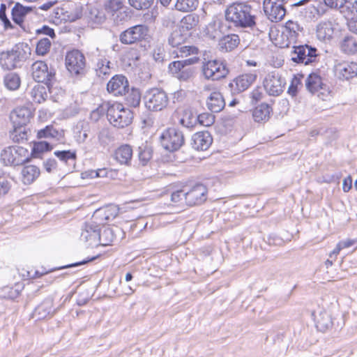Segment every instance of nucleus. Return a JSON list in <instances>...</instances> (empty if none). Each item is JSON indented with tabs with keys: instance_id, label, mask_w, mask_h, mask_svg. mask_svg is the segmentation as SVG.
I'll use <instances>...</instances> for the list:
<instances>
[{
	"instance_id": "obj_4",
	"label": "nucleus",
	"mask_w": 357,
	"mask_h": 357,
	"mask_svg": "<svg viewBox=\"0 0 357 357\" xmlns=\"http://www.w3.org/2000/svg\"><path fill=\"white\" fill-rule=\"evenodd\" d=\"M197 56H192L181 61L171 62L168 66L169 73L180 81H188L192 77L194 70L190 66L198 63Z\"/></svg>"
},
{
	"instance_id": "obj_44",
	"label": "nucleus",
	"mask_w": 357,
	"mask_h": 357,
	"mask_svg": "<svg viewBox=\"0 0 357 357\" xmlns=\"http://www.w3.org/2000/svg\"><path fill=\"white\" fill-rule=\"evenodd\" d=\"M340 12L347 17L357 13V0H346Z\"/></svg>"
},
{
	"instance_id": "obj_18",
	"label": "nucleus",
	"mask_w": 357,
	"mask_h": 357,
	"mask_svg": "<svg viewBox=\"0 0 357 357\" xmlns=\"http://www.w3.org/2000/svg\"><path fill=\"white\" fill-rule=\"evenodd\" d=\"M107 91L114 96H122L128 90V82L126 77L116 75L107 83Z\"/></svg>"
},
{
	"instance_id": "obj_9",
	"label": "nucleus",
	"mask_w": 357,
	"mask_h": 357,
	"mask_svg": "<svg viewBox=\"0 0 357 357\" xmlns=\"http://www.w3.org/2000/svg\"><path fill=\"white\" fill-rule=\"evenodd\" d=\"M284 1V0H264V13L271 22H279L285 16Z\"/></svg>"
},
{
	"instance_id": "obj_6",
	"label": "nucleus",
	"mask_w": 357,
	"mask_h": 357,
	"mask_svg": "<svg viewBox=\"0 0 357 357\" xmlns=\"http://www.w3.org/2000/svg\"><path fill=\"white\" fill-rule=\"evenodd\" d=\"M160 142L165 149L169 151H174L179 149L184 144V137L179 130L175 128H169L161 133Z\"/></svg>"
},
{
	"instance_id": "obj_14",
	"label": "nucleus",
	"mask_w": 357,
	"mask_h": 357,
	"mask_svg": "<svg viewBox=\"0 0 357 357\" xmlns=\"http://www.w3.org/2000/svg\"><path fill=\"white\" fill-rule=\"evenodd\" d=\"M284 86V79L275 73L268 74L264 81V89L270 96H279L283 91Z\"/></svg>"
},
{
	"instance_id": "obj_8",
	"label": "nucleus",
	"mask_w": 357,
	"mask_h": 357,
	"mask_svg": "<svg viewBox=\"0 0 357 357\" xmlns=\"http://www.w3.org/2000/svg\"><path fill=\"white\" fill-rule=\"evenodd\" d=\"M202 70L204 77L212 80L223 78L228 73L225 65L216 59L203 61Z\"/></svg>"
},
{
	"instance_id": "obj_60",
	"label": "nucleus",
	"mask_w": 357,
	"mask_h": 357,
	"mask_svg": "<svg viewBox=\"0 0 357 357\" xmlns=\"http://www.w3.org/2000/svg\"><path fill=\"white\" fill-rule=\"evenodd\" d=\"M10 184L7 181H0V197L5 195L10 190Z\"/></svg>"
},
{
	"instance_id": "obj_10",
	"label": "nucleus",
	"mask_w": 357,
	"mask_h": 357,
	"mask_svg": "<svg viewBox=\"0 0 357 357\" xmlns=\"http://www.w3.org/2000/svg\"><path fill=\"white\" fill-rule=\"evenodd\" d=\"M65 65L71 75H77L84 70L86 65L85 57L79 50L70 51L66 55Z\"/></svg>"
},
{
	"instance_id": "obj_25",
	"label": "nucleus",
	"mask_w": 357,
	"mask_h": 357,
	"mask_svg": "<svg viewBox=\"0 0 357 357\" xmlns=\"http://www.w3.org/2000/svg\"><path fill=\"white\" fill-rule=\"evenodd\" d=\"M206 105L211 112H219L225 106V102L220 92L215 91L207 98Z\"/></svg>"
},
{
	"instance_id": "obj_30",
	"label": "nucleus",
	"mask_w": 357,
	"mask_h": 357,
	"mask_svg": "<svg viewBox=\"0 0 357 357\" xmlns=\"http://www.w3.org/2000/svg\"><path fill=\"white\" fill-rule=\"evenodd\" d=\"M40 175V169L35 165H26L22 170V180L24 184H31Z\"/></svg>"
},
{
	"instance_id": "obj_28",
	"label": "nucleus",
	"mask_w": 357,
	"mask_h": 357,
	"mask_svg": "<svg viewBox=\"0 0 357 357\" xmlns=\"http://www.w3.org/2000/svg\"><path fill=\"white\" fill-rule=\"evenodd\" d=\"M37 137L38 139L53 138L58 141H61L64 139V131L63 130H56L52 126H47L38 131Z\"/></svg>"
},
{
	"instance_id": "obj_21",
	"label": "nucleus",
	"mask_w": 357,
	"mask_h": 357,
	"mask_svg": "<svg viewBox=\"0 0 357 357\" xmlns=\"http://www.w3.org/2000/svg\"><path fill=\"white\" fill-rule=\"evenodd\" d=\"M31 117L32 112L31 109L26 107L15 109L10 116L13 124L19 127L26 125Z\"/></svg>"
},
{
	"instance_id": "obj_42",
	"label": "nucleus",
	"mask_w": 357,
	"mask_h": 357,
	"mask_svg": "<svg viewBox=\"0 0 357 357\" xmlns=\"http://www.w3.org/2000/svg\"><path fill=\"white\" fill-rule=\"evenodd\" d=\"M198 4V0H177L175 8L181 12H191L197 8Z\"/></svg>"
},
{
	"instance_id": "obj_22",
	"label": "nucleus",
	"mask_w": 357,
	"mask_h": 357,
	"mask_svg": "<svg viewBox=\"0 0 357 357\" xmlns=\"http://www.w3.org/2000/svg\"><path fill=\"white\" fill-rule=\"evenodd\" d=\"M336 74L342 79H349L357 75V63L355 62L344 61L338 63L335 66Z\"/></svg>"
},
{
	"instance_id": "obj_55",
	"label": "nucleus",
	"mask_w": 357,
	"mask_h": 357,
	"mask_svg": "<svg viewBox=\"0 0 357 357\" xmlns=\"http://www.w3.org/2000/svg\"><path fill=\"white\" fill-rule=\"evenodd\" d=\"M186 192L183 190H178L172 192L171 200L174 203L180 204L183 200L185 202Z\"/></svg>"
},
{
	"instance_id": "obj_49",
	"label": "nucleus",
	"mask_w": 357,
	"mask_h": 357,
	"mask_svg": "<svg viewBox=\"0 0 357 357\" xmlns=\"http://www.w3.org/2000/svg\"><path fill=\"white\" fill-rule=\"evenodd\" d=\"M130 5L137 10L146 9L149 8L153 0H128Z\"/></svg>"
},
{
	"instance_id": "obj_57",
	"label": "nucleus",
	"mask_w": 357,
	"mask_h": 357,
	"mask_svg": "<svg viewBox=\"0 0 357 357\" xmlns=\"http://www.w3.org/2000/svg\"><path fill=\"white\" fill-rule=\"evenodd\" d=\"M298 85H301V81L298 77H294L289 86L288 93L291 96H295L297 93Z\"/></svg>"
},
{
	"instance_id": "obj_40",
	"label": "nucleus",
	"mask_w": 357,
	"mask_h": 357,
	"mask_svg": "<svg viewBox=\"0 0 357 357\" xmlns=\"http://www.w3.org/2000/svg\"><path fill=\"white\" fill-rule=\"evenodd\" d=\"M107 15L103 9H98L96 8H91L89 12V18L91 22L95 25H100L103 24L107 20Z\"/></svg>"
},
{
	"instance_id": "obj_37",
	"label": "nucleus",
	"mask_w": 357,
	"mask_h": 357,
	"mask_svg": "<svg viewBox=\"0 0 357 357\" xmlns=\"http://www.w3.org/2000/svg\"><path fill=\"white\" fill-rule=\"evenodd\" d=\"M198 23L199 16L196 14H189L183 17L179 28L185 32L189 33V31L196 27Z\"/></svg>"
},
{
	"instance_id": "obj_1",
	"label": "nucleus",
	"mask_w": 357,
	"mask_h": 357,
	"mask_svg": "<svg viewBox=\"0 0 357 357\" xmlns=\"http://www.w3.org/2000/svg\"><path fill=\"white\" fill-rule=\"evenodd\" d=\"M251 8L244 3H234L226 10L225 17L228 21L237 26L247 27L255 24L254 17L250 13Z\"/></svg>"
},
{
	"instance_id": "obj_24",
	"label": "nucleus",
	"mask_w": 357,
	"mask_h": 357,
	"mask_svg": "<svg viewBox=\"0 0 357 357\" xmlns=\"http://www.w3.org/2000/svg\"><path fill=\"white\" fill-rule=\"evenodd\" d=\"M20 60L17 51L3 52L0 55V65L6 70H11L17 66Z\"/></svg>"
},
{
	"instance_id": "obj_47",
	"label": "nucleus",
	"mask_w": 357,
	"mask_h": 357,
	"mask_svg": "<svg viewBox=\"0 0 357 357\" xmlns=\"http://www.w3.org/2000/svg\"><path fill=\"white\" fill-rule=\"evenodd\" d=\"M126 102L130 107L139 106L141 101V94L138 90H132L126 97Z\"/></svg>"
},
{
	"instance_id": "obj_29",
	"label": "nucleus",
	"mask_w": 357,
	"mask_h": 357,
	"mask_svg": "<svg viewBox=\"0 0 357 357\" xmlns=\"http://www.w3.org/2000/svg\"><path fill=\"white\" fill-rule=\"evenodd\" d=\"M271 112L272 109L268 104L262 103L254 109L253 119L256 122H266L269 119Z\"/></svg>"
},
{
	"instance_id": "obj_17",
	"label": "nucleus",
	"mask_w": 357,
	"mask_h": 357,
	"mask_svg": "<svg viewBox=\"0 0 357 357\" xmlns=\"http://www.w3.org/2000/svg\"><path fill=\"white\" fill-rule=\"evenodd\" d=\"M206 192L207 190L204 185H195L186 192L185 204L188 206H194L203 203L206 200Z\"/></svg>"
},
{
	"instance_id": "obj_58",
	"label": "nucleus",
	"mask_w": 357,
	"mask_h": 357,
	"mask_svg": "<svg viewBox=\"0 0 357 357\" xmlns=\"http://www.w3.org/2000/svg\"><path fill=\"white\" fill-rule=\"evenodd\" d=\"M346 0H324L325 4L332 8H339L341 11Z\"/></svg>"
},
{
	"instance_id": "obj_48",
	"label": "nucleus",
	"mask_w": 357,
	"mask_h": 357,
	"mask_svg": "<svg viewBox=\"0 0 357 357\" xmlns=\"http://www.w3.org/2000/svg\"><path fill=\"white\" fill-rule=\"evenodd\" d=\"M96 71L99 76L109 74V61L105 59L99 60L97 63Z\"/></svg>"
},
{
	"instance_id": "obj_26",
	"label": "nucleus",
	"mask_w": 357,
	"mask_h": 357,
	"mask_svg": "<svg viewBox=\"0 0 357 357\" xmlns=\"http://www.w3.org/2000/svg\"><path fill=\"white\" fill-rule=\"evenodd\" d=\"M132 156V149L129 145H122L116 149L114 159L121 165H129Z\"/></svg>"
},
{
	"instance_id": "obj_62",
	"label": "nucleus",
	"mask_w": 357,
	"mask_h": 357,
	"mask_svg": "<svg viewBox=\"0 0 357 357\" xmlns=\"http://www.w3.org/2000/svg\"><path fill=\"white\" fill-rule=\"evenodd\" d=\"M348 26L351 31L357 33V17L349 20L348 22Z\"/></svg>"
},
{
	"instance_id": "obj_38",
	"label": "nucleus",
	"mask_w": 357,
	"mask_h": 357,
	"mask_svg": "<svg viewBox=\"0 0 357 357\" xmlns=\"http://www.w3.org/2000/svg\"><path fill=\"white\" fill-rule=\"evenodd\" d=\"M341 50L346 54H352L357 52V40L351 36H345L340 45Z\"/></svg>"
},
{
	"instance_id": "obj_46",
	"label": "nucleus",
	"mask_w": 357,
	"mask_h": 357,
	"mask_svg": "<svg viewBox=\"0 0 357 357\" xmlns=\"http://www.w3.org/2000/svg\"><path fill=\"white\" fill-rule=\"evenodd\" d=\"M198 54V49L195 46L184 45L178 49L176 55L178 57H187L188 56L197 55Z\"/></svg>"
},
{
	"instance_id": "obj_20",
	"label": "nucleus",
	"mask_w": 357,
	"mask_h": 357,
	"mask_svg": "<svg viewBox=\"0 0 357 357\" xmlns=\"http://www.w3.org/2000/svg\"><path fill=\"white\" fill-rule=\"evenodd\" d=\"M335 26L331 20L321 21L317 25L316 35L321 41H327L332 39Z\"/></svg>"
},
{
	"instance_id": "obj_54",
	"label": "nucleus",
	"mask_w": 357,
	"mask_h": 357,
	"mask_svg": "<svg viewBox=\"0 0 357 357\" xmlns=\"http://www.w3.org/2000/svg\"><path fill=\"white\" fill-rule=\"evenodd\" d=\"M213 116L209 114L204 113L197 116V122L204 126H209L213 123Z\"/></svg>"
},
{
	"instance_id": "obj_51",
	"label": "nucleus",
	"mask_w": 357,
	"mask_h": 357,
	"mask_svg": "<svg viewBox=\"0 0 357 357\" xmlns=\"http://www.w3.org/2000/svg\"><path fill=\"white\" fill-rule=\"evenodd\" d=\"M54 155L61 160L68 162L70 160H75L76 158L75 152L70 151H57Z\"/></svg>"
},
{
	"instance_id": "obj_63",
	"label": "nucleus",
	"mask_w": 357,
	"mask_h": 357,
	"mask_svg": "<svg viewBox=\"0 0 357 357\" xmlns=\"http://www.w3.org/2000/svg\"><path fill=\"white\" fill-rule=\"evenodd\" d=\"M57 3V1H49L47 3H43L41 5L39 8L43 10H48L50 9L53 6H54Z\"/></svg>"
},
{
	"instance_id": "obj_56",
	"label": "nucleus",
	"mask_w": 357,
	"mask_h": 357,
	"mask_svg": "<svg viewBox=\"0 0 357 357\" xmlns=\"http://www.w3.org/2000/svg\"><path fill=\"white\" fill-rule=\"evenodd\" d=\"M152 158V153L149 149L142 150L139 153V159L142 165H146Z\"/></svg>"
},
{
	"instance_id": "obj_52",
	"label": "nucleus",
	"mask_w": 357,
	"mask_h": 357,
	"mask_svg": "<svg viewBox=\"0 0 357 357\" xmlns=\"http://www.w3.org/2000/svg\"><path fill=\"white\" fill-rule=\"evenodd\" d=\"M52 149L51 145L45 141L35 142L33 146V152L35 153H43L44 151H50Z\"/></svg>"
},
{
	"instance_id": "obj_7",
	"label": "nucleus",
	"mask_w": 357,
	"mask_h": 357,
	"mask_svg": "<svg viewBox=\"0 0 357 357\" xmlns=\"http://www.w3.org/2000/svg\"><path fill=\"white\" fill-rule=\"evenodd\" d=\"M1 158L6 165H20L29 160V154L26 149L13 146L5 149L1 153Z\"/></svg>"
},
{
	"instance_id": "obj_15",
	"label": "nucleus",
	"mask_w": 357,
	"mask_h": 357,
	"mask_svg": "<svg viewBox=\"0 0 357 357\" xmlns=\"http://www.w3.org/2000/svg\"><path fill=\"white\" fill-rule=\"evenodd\" d=\"M317 49L308 45L298 46L291 52V60L296 63L307 65L314 61L317 56Z\"/></svg>"
},
{
	"instance_id": "obj_31",
	"label": "nucleus",
	"mask_w": 357,
	"mask_h": 357,
	"mask_svg": "<svg viewBox=\"0 0 357 357\" xmlns=\"http://www.w3.org/2000/svg\"><path fill=\"white\" fill-rule=\"evenodd\" d=\"M197 115L190 108L182 110L180 123L186 128H192L197 123Z\"/></svg>"
},
{
	"instance_id": "obj_50",
	"label": "nucleus",
	"mask_w": 357,
	"mask_h": 357,
	"mask_svg": "<svg viewBox=\"0 0 357 357\" xmlns=\"http://www.w3.org/2000/svg\"><path fill=\"white\" fill-rule=\"evenodd\" d=\"M98 139L99 143L102 145L108 144L112 140V137L109 130L107 128H102L100 130L98 134Z\"/></svg>"
},
{
	"instance_id": "obj_16",
	"label": "nucleus",
	"mask_w": 357,
	"mask_h": 357,
	"mask_svg": "<svg viewBox=\"0 0 357 357\" xmlns=\"http://www.w3.org/2000/svg\"><path fill=\"white\" fill-rule=\"evenodd\" d=\"M119 208L115 205H109L96 210L93 219L98 225H105L107 221L112 220L116 217Z\"/></svg>"
},
{
	"instance_id": "obj_45",
	"label": "nucleus",
	"mask_w": 357,
	"mask_h": 357,
	"mask_svg": "<svg viewBox=\"0 0 357 357\" xmlns=\"http://www.w3.org/2000/svg\"><path fill=\"white\" fill-rule=\"evenodd\" d=\"M50 47L51 41L50 39L47 38L40 39L37 43L36 52L38 55L44 56L50 51Z\"/></svg>"
},
{
	"instance_id": "obj_2",
	"label": "nucleus",
	"mask_w": 357,
	"mask_h": 357,
	"mask_svg": "<svg viewBox=\"0 0 357 357\" xmlns=\"http://www.w3.org/2000/svg\"><path fill=\"white\" fill-rule=\"evenodd\" d=\"M109 236H112V231L109 229H104L100 234V225L97 222H91L86 223L81 233L80 238L89 245H107L112 239H104V237Z\"/></svg>"
},
{
	"instance_id": "obj_41",
	"label": "nucleus",
	"mask_w": 357,
	"mask_h": 357,
	"mask_svg": "<svg viewBox=\"0 0 357 357\" xmlns=\"http://www.w3.org/2000/svg\"><path fill=\"white\" fill-rule=\"evenodd\" d=\"M3 82L8 90L15 91L20 87L21 80L17 74L9 73L5 76Z\"/></svg>"
},
{
	"instance_id": "obj_34",
	"label": "nucleus",
	"mask_w": 357,
	"mask_h": 357,
	"mask_svg": "<svg viewBox=\"0 0 357 357\" xmlns=\"http://www.w3.org/2000/svg\"><path fill=\"white\" fill-rule=\"evenodd\" d=\"M31 7L24 6L20 3H16L12 10L13 21L17 24L24 22V17L31 10Z\"/></svg>"
},
{
	"instance_id": "obj_36",
	"label": "nucleus",
	"mask_w": 357,
	"mask_h": 357,
	"mask_svg": "<svg viewBox=\"0 0 357 357\" xmlns=\"http://www.w3.org/2000/svg\"><path fill=\"white\" fill-rule=\"evenodd\" d=\"M316 326L321 331H325L328 329L333 324L330 314L322 311L319 313L315 317Z\"/></svg>"
},
{
	"instance_id": "obj_59",
	"label": "nucleus",
	"mask_w": 357,
	"mask_h": 357,
	"mask_svg": "<svg viewBox=\"0 0 357 357\" xmlns=\"http://www.w3.org/2000/svg\"><path fill=\"white\" fill-rule=\"evenodd\" d=\"M285 27L287 30L292 33L291 36H295L296 33L300 30V26L297 22L293 21H288L286 23Z\"/></svg>"
},
{
	"instance_id": "obj_39",
	"label": "nucleus",
	"mask_w": 357,
	"mask_h": 357,
	"mask_svg": "<svg viewBox=\"0 0 357 357\" xmlns=\"http://www.w3.org/2000/svg\"><path fill=\"white\" fill-rule=\"evenodd\" d=\"M123 8L121 0H108L104 4V10L107 15L114 18L115 14L118 13Z\"/></svg>"
},
{
	"instance_id": "obj_19",
	"label": "nucleus",
	"mask_w": 357,
	"mask_h": 357,
	"mask_svg": "<svg viewBox=\"0 0 357 357\" xmlns=\"http://www.w3.org/2000/svg\"><path fill=\"white\" fill-rule=\"evenodd\" d=\"M257 75L246 73L239 75L229 84L231 89L236 92H242L246 90L255 80Z\"/></svg>"
},
{
	"instance_id": "obj_53",
	"label": "nucleus",
	"mask_w": 357,
	"mask_h": 357,
	"mask_svg": "<svg viewBox=\"0 0 357 357\" xmlns=\"http://www.w3.org/2000/svg\"><path fill=\"white\" fill-rule=\"evenodd\" d=\"M100 173H105V169H99L98 170H87L82 173V178H95L99 177H104V175H100Z\"/></svg>"
},
{
	"instance_id": "obj_64",
	"label": "nucleus",
	"mask_w": 357,
	"mask_h": 357,
	"mask_svg": "<svg viewBox=\"0 0 357 357\" xmlns=\"http://www.w3.org/2000/svg\"><path fill=\"white\" fill-rule=\"evenodd\" d=\"M42 33H44L45 35H47V36H50L51 38H54L55 37V33H54V29L48 27V26H44L42 29Z\"/></svg>"
},
{
	"instance_id": "obj_27",
	"label": "nucleus",
	"mask_w": 357,
	"mask_h": 357,
	"mask_svg": "<svg viewBox=\"0 0 357 357\" xmlns=\"http://www.w3.org/2000/svg\"><path fill=\"white\" fill-rule=\"evenodd\" d=\"M239 37L236 34L225 36L220 38L218 47L222 52H229L239 44Z\"/></svg>"
},
{
	"instance_id": "obj_13",
	"label": "nucleus",
	"mask_w": 357,
	"mask_h": 357,
	"mask_svg": "<svg viewBox=\"0 0 357 357\" xmlns=\"http://www.w3.org/2000/svg\"><path fill=\"white\" fill-rule=\"evenodd\" d=\"M33 78L38 82L48 84L54 77L55 73L52 68H49L47 63L43 61H36L31 66Z\"/></svg>"
},
{
	"instance_id": "obj_12",
	"label": "nucleus",
	"mask_w": 357,
	"mask_h": 357,
	"mask_svg": "<svg viewBox=\"0 0 357 357\" xmlns=\"http://www.w3.org/2000/svg\"><path fill=\"white\" fill-rule=\"evenodd\" d=\"M305 85L309 91L312 93H317L318 96L323 100L329 99L330 91L318 74L314 73L310 74L306 79Z\"/></svg>"
},
{
	"instance_id": "obj_35",
	"label": "nucleus",
	"mask_w": 357,
	"mask_h": 357,
	"mask_svg": "<svg viewBox=\"0 0 357 357\" xmlns=\"http://www.w3.org/2000/svg\"><path fill=\"white\" fill-rule=\"evenodd\" d=\"M30 95L33 102L41 103L47 98V87L41 84H37L32 88Z\"/></svg>"
},
{
	"instance_id": "obj_5",
	"label": "nucleus",
	"mask_w": 357,
	"mask_h": 357,
	"mask_svg": "<svg viewBox=\"0 0 357 357\" xmlns=\"http://www.w3.org/2000/svg\"><path fill=\"white\" fill-rule=\"evenodd\" d=\"M144 100L146 107L151 111H161L169 102L166 93L158 88L148 90L144 95Z\"/></svg>"
},
{
	"instance_id": "obj_61",
	"label": "nucleus",
	"mask_w": 357,
	"mask_h": 357,
	"mask_svg": "<svg viewBox=\"0 0 357 357\" xmlns=\"http://www.w3.org/2000/svg\"><path fill=\"white\" fill-rule=\"evenodd\" d=\"M352 186V178L351 176H347L343 180L342 189L344 192H349Z\"/></svg>"
},
{
	"instance_id": "obj_33",
	"label": "nucleus",
	"mask_w": 357,
	"mask_h": 357,
	"mask_svg": "<svg viewBox=\"0 0 357 357\" xmlns=\"http://www.w3.org/2000/svg\"><path fill=\"white\" fill-rule=\"evenodd\" d=\"M204 35L212 40L220 39L222 36L220 22L217 20L210 22L204 30Z\"/></svg>"
},
{
	"instance_id": "obj_3",
	"label": "nucleus",
	"mask_w": 357,
	"mask_h": 357,
	"mask_svg": "<svg viewBox=\"0 0 357 357\" xmlns=\"http://www.w3.org/2000/svg\"><path fill=\"white\" fill-rule=\"evenodd\" d=\"M107 116L112 125L117 128H124L130 125L132 120V113L119 102L107 103Z\"/></svg>"
},
{
	"instance_id": "obj_11",
	"label": "nucleus",
	"mask_w": 357,
	"mask_h": 357,
	"mask_svg": "<svg viewBox=\"0 0 357 357\" xmlns=\"http://www.w3.org/2000/svg\"><path fill=\"white\" fill-rule=\"evenodd\" d=\"M148 33V29L144 25H135L121 32L119 40L125 45H132L144 39Z\"/></svg>"
},
{
	"instance_id": "obj_32",
	"label": "nucleus",
	"mask_w": 357,
	"mask_h": 357,
	"mask_svg": "<svg viewBox=\"0 0 357 357\" xmlns=\"http://www.w3.org/2000/svg\"><path fill=\"white\" fill-rule=\"evenodd\" d=\"M189 36V33L185 32L181 28H178L171 33L168 41L172 47H178L185 41Z\"/></svg>"
},
{
	"instance_id": "obj_43",
	"label": "nucleus",
	"mask_w": 357,
	"mask_h": 357,
	"mask_svg": "<svg viewBox=\"0 0 357 357\" xmlns=\"http://www.w3.org/2000/svg\"><path fill=\"white\" fill-rule=\"evenodd\" d=\"M52 301L51 299L45 300L36 309V313L38 314V318H45L53 313Z\"/></svg>"
},
{
	"instance_id": "obj_23",
	"label": "nucleus",
	"mask_w": 357,
	"mask_h": 357,
	"mask_svg": "<svg viewBox=\"0 0 357 357\" xmlns=\"http://www.w3.org/2000/svg\"><path fill=\"white\" fill-rule=\"evenodd\" d=\"M192 145L197 150H206L212 143V137L208 132H198L192 137Z\"/></svg>"
}]
</instances>
